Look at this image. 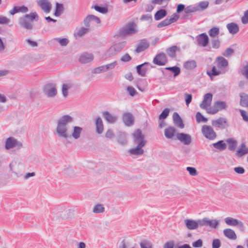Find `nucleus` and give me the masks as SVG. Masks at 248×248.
<instances>
[{
	"label": "nucleus",
	"mask_w": 248,
	"mask_h": 248,
	"mask_svg": "<svg viewBox=\"0 0 248 248\" xmlns=\"http://www.w3.org/2000/svg\"><path fill=\"white\" fill-rule=\"evenodd\" d=\"M74 122V118L69 115H64L56 121L54 133L58 138L67 140L70 124Z\"/></svg>",
	"instance_id": "1"
},
{
	"label": "nucleus",
	"mask_w": 248,
	"mask_h": 248,
	"mask_svg": "<svg viewBox=\"0 0 248 248\" xmlns=\"http://www.w3.org/2000/svg\"><path fill=\"white\" fill-rule=\"evenodd\" d=\"M214 63L215 65L212 69L207 72V75L211 79L215 76L224 74L226 72L225 69L228 65V61L222 56L217 57Z\"/></svg>",
	"instance_id": "2"
},
{
	"label": "nucleus",
	"mask_w": 248,
	"mask_h": 248,
	"mask_svg": "<svg viewBox=\"0 0 248 248\" xmlns=\"http://www.w3.org/2000/svg\"><path fill=\"white\" fill-rule=\"evenodd\" d=\"M133 135L134 143L137 144V146L135 148L129 149L128 153L131 155H142L144 153L142 147L145 145L146 142L144 140V137L142 135L141 131L139 129L137 130Z\"/></svg>",
	"instance_id": "3"
},
{
	"label": "nucleus",
	"mask_w": 248,
	"mask_h": 248,
	"mask_svg": "<svg viewBox=\"0 0 248 248\" xmlns=\"http://www.w3.org/2000/svg\"><path fill=\"white\" fill-rule=\"evenodd\" d=\"M126 44V41H123L112 45L105 52V56L107 58H110L116 55L124 48Z\"/></svg>",
	"instance_id": "4"
},
{
	"label": "nucleus",
	"mask_w": 248,
	"mask_h": 248,
	"mask_svg": "<svg viewBox=\"0 0 248 248\" xmlns=\"http://www.w3.org/2000/svg\"><path fill=\"white\" fill-rule=\"evenodd\" d=\"M138 31L137 26L133 22H130L123 27L119 31L121 36H130L136 33Z\"/></svg>",
	"instance_id": "5"
},
{
	"label": "nucleus",
	"mask_w": 248,
	"mask_h": 248,
	"mask_svg": "<svg viewBox=\"0 0 248 248\" xmlns=\"http://www.w3.org/2000/svg\"><path fill=\"white\" fill-rule=\"evenodd\" d=\"M83 128L78 126H74L72 127L68 133L67 140L73 139L75 140H78L80 139Z\"/></svg>",
	"instance_id": "6"
},
{
	"label": "nucleus",
	"mask_w": 248,
	"mask_h": 248,
	"mask_svg": "<svg viewBox=\"0 0 248 248\" xmlns=\"http://www.w3.org/2000/svg\"><path fill=\"white\" fill-rule=\"evenodd\" d=\"M22 143L13 137H10L6 139L5 147L7 150L13 148L20 149L22 147Z\"/></svg>",
	"instance_id": "7"
},
{
	"label": "nucleus",
	"mask_w": 248,
	"mask_h": 248,
	"mask_svg": "<svg viewBox=\"0 0 248 248\" xmlns=\"http://www.w3.org/2000/svg\"><path fill=\"white\" fill-rule=\"evenodd\" d=\"M227 108V105L225 102L217 101L214 103L213 107L207 109V113L211 114H214L219 111L226 109Z\"/></svg>",
	"instance_id": "8"
},
{
	"label": "nucleus",
	"mask_w": 248,
	"mask_h": 248,
	"mask_svg": "<svg viewBox=\"0 0 248 248\" xmlns=\"http://www.w3.org/2000/svg\"><path fill=\"white\" fill-rule=\"evenodd\" d=\"M224 221L226 224L231 226H237L241 231H244L245 230V227L244 223L235 218L227 217L224 219Z\"/></svg>",
	"instance_id": "9"
},
{
	"label": "nucleus",
	"mask_w": 248,
	"mask_h": 248,
	"mask_svg": "<svg viewBox=\"0 0 248 248\" xmlns=\"http://www.w3.org/2000/svg\"><path fill=\"white\" fill-rule=\"evenodd\" d=\"M71 217V211L65 208H60L56 211L55 217L57 220H65Z\"/></svg>",
	"instance_id": "10"
},
{
	"label": "nucleus",
	"mask_w": 248,
	"mask_h": 248,
	"mask_svg": "<svg viewBox=\"0 0 248 248\" xmlns=\"http://www.w3.org/2000/svg\"><path fill=\"white\" fill-rule=\"evenodd\" d=\"M202 132L203 136L210 140H213L216 138V134L213 129L210 126L204 125L202 127Z\"/></svg>",
	"instance_id": "11"
},
{
	"label": "nucleus",
	"mask_w": 248,
	"mask_h": 248,
	"mask_svg": "<svg viewBox=\"0 0 248 248\" xmlns=\"http://www.w3.org/2000/svg\"><path fill=\"white\" fill-rule=\"evenodd\" d=\"M43 93L47 97L52 98L57 95V90L54 85L47 84L44 86Z\"/></svg>",
	"instance_id": "12"
},
{
	"label": "nucleus",
	"mask_w": 248,
	"mask_h": 248,
	"mask_svg": "<svg viewBox=\"0 0 248 248\" xmlns=\"http://www.w3.org/2000/svg\"><path fill=\"white\" fill-rule=\"evenodd\" d=\"M184 223L188 230H196L201 227V219L196 220L192 219H186L184 220Z\"/></svg>",
	"instance_id": "13"
},
{
	"label": "nucleus",
	"mask_w": 248,
	"mask_h": 248,
	"mask_svg": "<svg viewBox=\"0 0 248 248\" xmlns=\"http://www.w3.org/2000/svg\"><path fill=\"white\" fill-rule=\"evenodd\" d=\"M100 19L94 15H88L84 19L83 23L85 26L90 28L91 26L100 23Z\"/></svg>",
	"instance_id": "14"
},
{
	"label": "nucleus",
	"mask_w": 248,
	"mask_h": 248,
	"mask_svg": "<svg viewBox=\"0 0 248 248\" xmlns=\"http://www.w3.org/2000/svg\"><path fill=\"white\" fill-rule=\"evenodd\" d=\"M36 3L42 10L46 13H49L52 8V4L49 0H37Z\"/></svg>",
	"instance_id": "15"
},
{
	"label": "nucleus",
	"mask_w": 248,
	"mask_h": 248,
	"mask_svg": "<svg viewBox=\"0 0 248 248\" xmlns=\"http://www.w3.org/2000/svg\"><path fill=\"white\" fill-rule=\"evenodd\" d=\"M213 99V94L211 93H206L203 96V99L202 102L200 104V106L202 109H206L207 112V109L210 107V105Z\"/></svg>",
	"instance_id": "16"
},
{
	"label": "nucleus",
	"mask_w": 248,
	"mask_h": 248,
	"mask_svg": "<svg viewBox=\"0 0 248 248\" xmlns=\"http://www.w3.org/2000/svg\"><path fill=\"white\" fill-rule=\"evenodd\" d=\"M212 124L216 127L221 129H224L229 126V124L227 119L224 117H220L216 120L212 121Z\"/></svg>",
	"instance_id": "17"
},
{
	"label": "nucleus",
	"mask_w": 248,
	"mask_h": 248,
	"mask_svg": "<svg viewBox=\"0 0 248 248\" xmlns=\"http://www.w3.org/2000/svg\"><path fill=\"white\" fill-rule=\"evenodd\" d=\"M178 140L185 145H189L192 141V138L190 135L184 133H178L176 135Z\"/></svg>",
	"instance_id": "18"
},
{
	"label": "nucleus",
	"mask_w": 248,
	"mask_h": 248,
	"mask_svg": "<svg viewBox=\"0 0 248 248\" xmlns=\"http://www.w3.org/2000/svg\"><path fill=\"white\" fill-rule=\"evenodd\" d=\"M218 224V221L216 220H211L207 217L201 219V227L209 226L212 228H216L217 227Z\"/></svg>",
	"instance_id": "19"
},
{
	"label": "nucleus",
	"mask_w": 248,
	"mask_h": 248,
	"mask_svg": "<svg viewBox=\"0 0 248 248\" xmlns=\"http://www.w3.org/2000/svg\"><path fill=\"white\" fill-rule=\"evenodd\" d=\"M196 41L199 46L205 47L208 44L209 38L205 33H203L196 37Z\"/></svg>",
	"instance_id": "20"
},
{
	"label": "nucleus",
	"mask_w": 248,
	"mask_h": 248,
	"mask_svg": "<svg viewBox=\"0 0 248 248\" xmlns=\"http://www.w3.org/2000/svg\"><path fill=\"white\" fill-rule=\"evenodd\" d=\"M153 62L158 65H164L167 62L166 56L164 53H159L154 59Z\"/></svg>",
	"instance_id": "21"
},
{
	"label": "nucleus",
	"mask_w": 248,
	"mask_h": 248,
	"mask_svg": "<svg viewBox=\"0 0 248 248\" xmlns=\"http://www.w3.org/2000/svg\"><path fill=\"white\" fill-rule=\"evenodd\" d=\"M123 121L125 125L130 126L133 124L134 118L131 113H125L123 116Z\"/></svg>",
	"instance_id": "22"
},
{
	"label": "nucleus",
	"mask_w": 248,
	"mask_h": 248,
	"mask_svg": "<svg viewBox=\"0 0 248 248\" xmlns=\"http://www.w3.org/2000/svg\"><path fill=\"white\" fill-rule=\"evenodd\" d=\"M73 86V84L71 82H66L63 83L62 87V96L66 98L68 96L69 92L68 91L71 89Z\"/></svg>",
	"instance_id": "23"
},
{
	"label": "nucleus",
	"mask_w": 248,
	"mask_h": 248,
	"mask_svg": "<svg viewBox=\"0 0 248 248\" xmlns=\"http://www.w3.org/2000/svg\"><path fill=\"white\" fill-rule=\"evenodd\" d=\"M248 154V146L245 143H242L238 147L236 152V155L238 157L242 156Z\"/></svg>",
	"instance_id": "24"
},
{
	"label": "nucleus",
	"mask_w": 248,
	"mask_h": 248,
	"mask_svg": "<svg viewBox=\"0 0 248 248\" xmlns=\"http://www.w3.org/2000/svg\"><path fill=\"white\" fill-rule=\"evenodd\" d=\"M103 117L110 124H114L117 120V117L108 111H105L103 113Z\"/></svg>",
	"instance_id": "25"
},
{
	"label": "nucleus",
	"mask_w": 248,
	"mask_h": 248,
	"mask_svg": "<svg viewBox=\"0 0 248 248\" xmlns=\"http://www.w3.org/2000/svg\"><path fill=\"white\" fill-rule=\"evenodd\" d=\"M226 27L229 33L232 34H236L239 30L238 25L236 23L233 22L228 23L226 25Z\"/></svg>",
	"instance_id": "26"
},
{
	"label": "nucleus",
	"mask_w": 248,
	"mask_h": 248,
	"mask_svg": "<svg viewBox=\"0 0 248 248\" xmlns=\"http://www.w3.org/2000/svg\"><path fill=\"white\" fill-rule=\"evenodd\" d=\"M176 129L173 126H169L164 130V135L168 139H172L174 137Z\"/></svg>",
	"instance_id": "27"
},
{
	"label": "nucleus",
	"mask_w": 248,
	"mask_h": 248,
	"mask_svg": "<svg viewBox=\"0 0 248 248\" xmlns=\"http://www.w3.org/2000/svg\"><path fill=\"white\" fill-rule=\"evenodd\" d=\"M224 235L230 240H235L237 239V235L235 232L231 229H225L223 230Z\"/></svg>",
	"instance_id": "28"
},
{
	"label": "nucleus",
	"mask_w": 248,
	"mask_h": 248,
	"mask_svg": "<svg viewBox=\"0 0 248 248\" xmlns=\"http://www.w3.org/2000/svg\"><path fill=\"white\" fill-rule=\"evenodd\" d=\"M149 46V42L145 39L142 40L139 44L136 51L138 53L142 52L147 49Z\"/></svg>",
	"instance_id": "29"
},
{
	"label": "nucleus",
	"mask_w": 248,
	"mask_h": 248,
	"mask_svg": "<svg viewBox=\"0 0 248 248\" xmlns=\"http://www.w3.org/2000/svg\"><path fill=\"white\" fill-rule=\"evenodd\" d=\"M93 55L91 53H84L81 55L79 57V61L82 63H86L93 61Z\"/></svg>",
	"instance_id": "30"
},
{
	"label": "nucleus",
	"mask_w": 248,
	"mask_h": 248,
	"mask_svg": "<svg viewBox=\"0 0 248 248\" xmlns=\"http://www.w3.org/2000/svg\"><path fill=\"white\" fill-rule=\"evenodd\" d=\"M150 63L149 62H144L140 65H139L137 66V71L138 73L142 76L144 77L145 76L147 68L146 67L147 65H149Z\"/></svg>",
	"instance_id": "31"
},
{
	"label": "nucleus",
	"mask_w": 248,
	"mask_h": 248,
	"mask_svg": "<svg viewBox=\"0 0 248 248\" xmlns=\"http://www.w3.org/2000/svg\"><path fill=\"white\" fill-rule=\"evenodd\" d=\"M172 117L174 123L176 126L180 128H183L184 127V124L183 121L177 112H174L173 114Z\"/></svg>",
	"instance_id": "32"
},
{
	"label": "nucleus",
	"mask_w": 248,
	"mask_h": 248,
	"mask_svg": "<svg viewBox=\"0 0 248 248\" xmlns=\"http://www.w3.org/2000/svg\"><path fill=\"white\" fill-rule=\"evenodd\" d=\"M89 31V28L87 27H81L76 30L75 32V36L76 37H80L84 36Z\"/></svg>",
	"instance_id": "33"
},
{
	"label": "nucleus",
	"mask_w": 248,
	"mask_h": 248,
	"mask_svg": "<svg viewBox=\"0 0 248 248\" xmlns=\"http://www.w3.org/2000/svg\"><path fill=\"white\" fill-rule=\"evenodd\" d=\"M19 23L20 25L27 30H31L32 28V24L31 23L24 17L19 19Z\"/></svg>",
	"instance_id": "34"
},
{
	"label": "nucleus",
	"mask_w": 248,
	"mask_h": 248,
	"mask_svg": "<svg viewBox=\"0 0 248 248\" xmlns=\"http://www.w3.org/2000/svg\"><path fill=\"white\" fill-rule=\"evenodd\" d=\"M226 142L228 145V149L232 151H235L237 145L236 140L233 138H229L226 140Z\"/></svg>",
	"instance_id": "35"
},
{
	"label": "nucleus",
	"mask_w": 248,
	"mask_h": 248,
	"mask_svg": "<svg viewBox=\"0 0 248 248\" xmlns=\"http://www.w3.org/2000/svg\"><path fill=\"white\" fill-rule=\"evenodd\" d=\"M95 125L97 133L99 134L102 133L104 130V126L103 121L100 118L98 117L96 119Z\"/></svg>",
	"instance_id": "36"
},
{
	"label": "nucleus",
	"mask_w": 248,
	"mask_h": 248,
	"mask_svg": "<svg viewBox=\"0 0 248 248\" xmlns=\"http://www.w3.org/2000/svg\"><path fill=\"white\" fill-rule=\"evenodd\" d=\"M179 18V16L176 14L172 15L170 18H167L164 20L163 22L165 26H168L172 23L176 22Z\"/></svg>",
	"instance_id": "37"
},
{
	"label": "nucleus",
	"mask_w": 248,
	"mask_h": 248,
	"mask_svg": "<svg viewBox=\"0 0 248 248\" xmlns=\"http://www.w3.org/2000/svg\"><path fill=\"white\" fill-rule=\"evenodd\" d=\"M197 66V63L194 60L187 61L184 62V67L187 70H192Z\"/></svg>",
	"instance_id": "38"
},
{
	"label": "nucleus",
	"mask_w": 248,
	"mask_h": 248,
	"mask_svg": "<svg viewBox=\"0 0 248 248\" xmlns=\"http://www.w3.org/2000/svg\"><path fill=\"white\" fill-rule=\"evenodd\" d=\"M64 7L62 4L56 2L54 15L59 16L63 12Z\"/></svg>",
	"instance_id": "39"
},
{
	"label": "nucleus",
	"mask_w": 248,
	"mask_h": 248,
	"mask_svg": "<svg viewBox=\"0 0 248 248\" xmlns=\"http://www.w3.org/2000/svg\"><path fill=\"white\" fill-rule=\"evenodd\" d=\"M92 211L94 214H101L105 211V207L103 204H97L94 205Z\"/></svg>",
	"instance_id": "40"
},
{
	"label": "nucleus",
	"mask_w": 248,
	"mask_h": 248,
	"mask_svg": "<svg viewBox=\"0 0 248 248\" xmlns=\"http://www.w3.org/2000/svg\"><path fill=\"white\" fill-rule=\"evenodd\" d=\"M213 146L215 148L220 151L224 150L227 147L226 144L224 143L223 140H220L216 143H213Z\"/></svg>",
	"instance_id": "41"
},
{
	"label": "nucleus",
	"mask_w": 248,
	"mask_h": 248,
	"mask_svg": "<svg viewBox=\"0 0 248 248\" xmlns=\"http://www.w3.org/2000/svg\"><path fill=\"white\" fill-rule=\"evenodd\" d=\"M54 42L58 43L61 46H66L69 42V40L66 38H54L53 39Z\"/></svg>",
	"instance_id": "42"
},
{
	"label": "nucleus",
	"mask_w": 248,
	"mask_h": 248,
	"mask_svg": "<svg viewBox=\"0 0 248 248\" xmlns=\"http://www.w3.org/2000/svg\"><path fill=\"white\" fill-rule=\"evenodd\" d=\"M240 105L244 107H248V95L244 93H241L240 94Z\"/></svg>",
	"instance_id": "43"
},
{
	"label": "nucleus",
	"mask_w": 248,
	"mask_h": 248,
	"mask_svg": "<svg viewBox=\"0 0 248 248\" xmlns=\"http://www.w3.org/2000/svg\"><path fill=\"white\" fill-rule=\"evenodd\" d=\"M167 15V12L164 9H161L158 11L155 15V19L159 20Z\"/></svg>",
	"instance_id": "44"
},
{
	"label": "nucleus",
	"mask_w": 248,
	"mask_h": 248,
	"mask_svg": "<svg viewBox=\"0 0 248 248\" xmlns=\"http://www.w3.org/2000/svg\"><path fill=\"white\" fill-rule=\"evenodd\" d=\"M219 32V29L218 27H214L211 28L208 31V34L211 37H217Z\"/></svg>",
	"instance_id": "45"
},
{
	"label": "nucleus",
	"mask_w": 248,
	"mask_h": 248,
	"mask_svg": "<svg viewBox=\"0 0 248 248\" xmlns=\"http://www.w3.org/2000/svg\"><path fill=\"white\" fill-rule=\"evenodd\" d=\"M94 9L97 12L103 14H105L108 12V5H106L105 6H100L98 5H94Z\"/></svg>",
	"instance_id": "46"
},
{
	"label": "nucleus",
	"mask_w": 248,
	"mask_h": 248,
	"mask_svg": "<svg viewBox=\"0 0 248 248\" xmlns=\"http://www.w3.org/2000/svg\"><path fill=\"white\" fill-rule=\"evenodd\" d=\"M118 141L121 144H125L126 143V134L122 132H119Z\"/></svg>",
	"instance_id": "47"
},
{
	"label": "nucleus",
	"mask_w": 248,
	"mask_h": 248,
	"mask_svg": "<svg viewBox=\"0 0 248 248\" xmlns=\"http://www.w3.org/2000/svg\"><path fill=\"white\" fill-rule=\"evenodd\" d=\"M209 5V2L207 1H203L200 2L198 5L197 7L198 9V11H202L206 9Z\"/></svg>",
	"instance_id": "48"
},
{
	"label": "nucleus",
	"mask_w": 248,
	"mask_h": 248,
	"mask_svg": "<svg viewBox=\"0 0 248 248\" xmlns=\"http://www.w3.org/2000/svg\"><path fill=\"white\" fill-rule=\"evenodd\" d=\"M166 69L170 70L173 73L174 77L178 76L180 73V68L176 66L173 67H168L166 68Z\"/></svg>",
	"instance_id": "49"
},
{
	"label": "nucleus",
	"mask_w": 248,
	"mask_h": 248,
	"mask_svg": "<svg viewBox=\"0 0 248 248\" xmlns=\"http://www.w3.org/2000/svg\"><path fill=\"white\" fill-rule=\"evenodd\" d=\"M176 49L177 47L176 46H171L167 50V53L169 56L174 58L176 56Z\"/></svg>",
	"instance_id": "50"
},
{
	"label": "nucleus",
	"mask_w": 248,
	"mask_h": 248,
	"mask_svg": "<svg viewBox=\"0 0 248 248\" xmlns=\"http://www.w3.org/2000/svg\"><path fill=\"white\" fill-rule=\"evenodd\" d=\"M140 248H153L152 243L148 240H143L140 243Z\"/></svg>",
	"instance_id": "51"
},
{
	"label": "nucleus",
	"mask_w": 248,
	"mask_h": 248,
	"mask_svg": "<svg viewBox=\"0 0 248 248\" xmlns=\"http://www.w3.org/2000/svg\"><path fill=\"white\" fill-rule=\"evenodd\" d=\"M185 11L186 13L188 14L198 11V9L196 5H190L186 7Z\"/></svg>",
	"instance_id": "52"
},
{
	"label": "nucleus",
	"mask_w": 248,
	"mask_h": 248,
	"mask_svg": "<svg viewBox=\"0 0 248 248\" xmlns=\"http://www.w3.org/2000/svg\"><path fill=\"white\" fill-rule=\"evenodd\" d=\"M24 17L26 19L29 18L31 21L33 20H37L38 19V16L36 12L31 13L29 14H26Z\"/></svg>",
	"instance_id": "53"
},
{
	"label": "nucleus",
	"mask_w": 248,
	"mask_h": 248,
	"mask_svg": "<svg viewBox=\"0 0 248 248\" xmlns=\"http://www.w3.org/2000/svg\"><path fill=\"white\" fill-rule=\"evenodd\" d=\"M196 120L198 123H206L207 119L205 118L200 112H198L196 114Z\"/></svg>",
	"instance_id": "54"
},
{
	"label": "nucleus",
	"mask_w": 248,
	"mask_h": 248,
	"mask_svg": "<svg viewBox=\"0 0 248 248\" xmlns=\"http://www.w3.org/2000/svg\"><path fill=\"white\" fill-rule=\"evenodd\" d=\"M170 112V109L168 108L164 109L162 113L160 114L159 116V119L161 120H164L167 118V117L169 115Z\"/></svg>",
	"instance_id": "55"
},
{
	"label": "nucleus",
	"mask_w": 248,
	"mask_h": 248,
	"mask_svg": "<svg viewBox=\"0 0 248 248\" xmlns=\"http://www.w3.org/2000/svg\"><path fill=\"white\" fill-rule=\"evenodd\" d=\"M106 70L104 65H102L93 69V73L94 74H100L106 72Z\"/></svg>",
	"instance_id": "56"
},
{
	"label": "nucleus",
	"mask_w": 248,
	"mask_h": 248,
	"mask_svg": "<svg viewBox=\"0 0 248 248\" xmlns=\"http://www.w3.org/2000/svg\"><path fill=\"white\" fill-rule=\"evenodd\" d=\"M127 91L128 92L129 95L131 96H134L138 93L135 88L131 86H128L127 87Z\"/></svg>",
	"instance_id": "57"
},
{
	"label": "nucleus",
	"mask_w": 248,
	"mask_h": 248,
	"mask_svg": "<svg viewBox=\"0 0 248 248\" xmlns=\"http://www.w3.org/2000/svg\"><path fill=\"white\" fill-rule=\"evenodd\" d=\"M241 73L248 79V64L244 65L240 70Z\"/></svg>",
	"instance_id": "58"
},
{
	"label": "nucleus",
	"mask_w": 248,
	"mask_h": 248,
	"mask_svg": "<svg viewBox=\"0 0 248 248\" xmlns=\"http://www.w3.org/2000/svg\"><path fill=\"white\" fill-rule=\"evenodd\" d=\"M117 65V62L116 61L107 64L105 65V67L106 70V72L108 70H112L114 69L115 66Z\"/></svg>",
	"instance_id": "59"
},
{
	"label": "nucleus",
	"mask_w": 248,
	"mask_h": 248,
	"mask_svg": "<svg viewBox=\"0 0 248 248\" xmlns=\"http://www.w3.org/2000/svg\"><path fill=\"white\" fill-rule=\"evenodd\" d=\"M186 170L191 176H196L198 174L196 169L194 167H188Z\"/></svg>",
	"instance_id": "60"
},
{
	"label": "nucleus",
	"mask_w": 248,
	"mask_h": 248,
	"mask_svg": "<svg viewBox=\"0 0 248 248\" xmlns=\"http://www.w3.org/2000/svg\"><path fill=\"white\" fill-rule=\"evenodd\" d=\"M211 44L212 47L217 49L220 46V41L218 39H214L212 40Z\"/></svg>",
	"instance_id": "61"
},
{
	"label": "nucleus",
	"mask_w": 248,
	"mask_h": 248,
	"mask_svg": "<svg viewBox=\"0 0 248 248\" xmlns=\"http://www.w3.org/2000/svg\"><path fill=\"white\" fill-rule=\"evenodd\" d=\"M184 96L185 97V102L186 105L188 107L192 100V94L185 93L184 94Z\"/></svg>",
	"instance_id": "62"
},
{
	"label": "nucleus",
	"mask_w": 248,
	"mask_h": 248,
	"mask_svg": "<svg viewBox=\"0 0 248 248\" xmlns=\"http://www.w3.org/2000/svg\"><path fill=\"white\" fill-rule=\"evenodd\" d=\"M233 53L234 50H233V49L231 48H228L225 50V51L223 53H222V55L226 57H228L232 55Z\"/></svg>",
	"instance_id": "63"
},
{
	"label": "nucleus",
	"mask_w": 248,
	"mask_h": 248,
	"mask_svg": "<svg viewBox=\"0 0 248 248\" xmlns=\"http://www.w3.org/2000/svg\"><path fill=\"white\" fill-rule=\"evenodd\" d=\"M221 246L220 241L218 239H214L212 243V248H219Z\"/></svg>",
	"instance_id": "64"
}]
</instances>
